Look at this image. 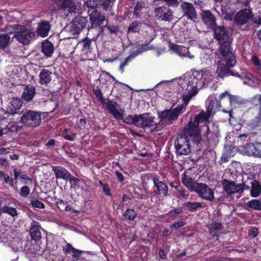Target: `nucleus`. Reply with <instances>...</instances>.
I'll use <instances>...</instances> for the list:
<instances>
[{
  "label": "nucleus",
  "instance_id": "nucleus-64",
  "mask_svg": "<svg viewBox=\"0 0 261 261\" xmlns=\"http://www.w3.org/2000/svg\"><path fill=\"white\" fill-rule=\"evenodd\" d=\"M86 3L89 7H96L98 4V0H87Z\"/></svg>",
  "mask_w": 261,
  "mask_h": 261
},
{
  "label": "nucleus",
  "instance_id": "nucleus-63",
  "mask_svg": "<svg viewBox=\"0 0 261 261\" xmlns=\"http://www.w3.org/2000/svg\"><path fill=\"white\" fill-rule=\"evenodd\" d=\"M251 60L255 66L261 67L260 61L257 56H253L251 57Z\"/></svg>",
  "mask_w": 261,
  "mask_h": 261
},
{
  "label": "nucleus",
  "instance_id": "nucleus-6",
  "mask_svg": "<svg viewBox=\"0 0 261 261\" xmlns=\"http://www.w3.org/2000/svg\"><path fill=\"white\" fill-rule=\"evenodd\" d=\"M14 37L20 43L28 45L35 39V33L25 26L20 25L18 32H15Z\"/></svg>",
  "mask_w": 261,
  "mask_h": 261
},
{
  "label": "nucleus",
  "instance_id": "nucleus-13",
  "mask_svg": "<svg viewBox=\"0 0 261 261\" xmlns=\"http://www.w3.org/2000/svg\"><path fill=\"white\" fill-rule=\"evenodd\" d=\"M155 16L158 19L166 21H171L173 20V12L168 7L161 6L154 9Z\"/></svg>",
  "mask_w": 261,
  "mask_h": 261
},
{
  "label": "nucleus",
  "instance_id": "nucleus-22",
  "mask_svg": "<svg viewBox=\"0 0 261 261\" xmlns=\"http://www.w3.org/2000/svg\"><path fill=\"white\" fill-rule=\"evenodd\" d=\"M82 19H79L74 21L70 27L69 32H70L72 36L69 38H74L76 35L79 34L81 31L85 28L86 23L81 22Z\"/></svg>",
  "mask_w": 261,
  "mask_h": 261
},
{
  "label": "nucleus",
  "instance_id": "nucleus-24",
  "mask_svg": "<svg viewBox=\"0 0 261 261\" xmlns=\"http://www.w3.org/2000/svg\"><path fill=\"white\" fill-rule=\"evenodd\" d=\"M50 29V24L48 21H41L38 25L37 34L41 37H46L48 35Z\"/></svg>",
  "mask_w": 261,
  "mask_h": 261
},
{
  "label": "nucleus",
  "instance_id": "nucleus-59",
  "mask_svg": "<svg viewBox=\"0 0 261 261\" xmlns=\"http://www.w3.org/2000/svg\"><path fill=\"white\" fill-rule=\"evenodd\" d=\"M178 192L179 194V197H181L185 200L188 199L189 197V193L184 188H181L179 189Z\"/></svg>",
  "mask_w": 261,
  "mask_h": 261
},
{
  "label": "nucleus",
  "instance_id": "nucleus-5",
  "mask_svg": "<svg viewBox=\"0 0 261 261\" xmlns=\"http://www.w3.org/2000/svg\"><path fill=\"white\" fill-rule=\"evenodd\" d=\"M20 122L27 127H36L41 123V115L38 112L27 110L22 114Z\"/></svg>",
  "mask_w": 261,
  "mask_h": 261
},
{
  "label": "nucleus",
  "instance_id": "nucleus-40",
  "mask_svg": "<svg viewBox=\"0 0 261 261\" xmlns=\"http://www.w3.org/2000/svg\"><path fill=\"white\" fill-rule=\"evenodd\" d=\"M257 143L255 144H249L244 147V151L246 154L249 155H253L255 157L256 153Z\"/></svg>",
  "mask_w": 261,
  "mask_h": 261
},
{
  "label": "nucleus",
  "instance_id": "nucleus-55",
  "mask_svg": "<svg viewBox=\"0 0 261 261\" xmlns=\"http://www.w3.org/2000/svg\"><path fill=\"white\" fill-rule=\"evenodd\" d=\"M31 204L33 207L38 208H44L45 205L41 201L33 198L31 200Z\"/></svg>",
  "mask_w": 261,
  "mask_h": 261
},
{
  "label": "nucleus",
  "instance_id": "nucleus-34",
  "mask_svg": "<svg viewBox=\"0 0 261 261\" xmlns=\"http://www.w3.org/2000/svg\"><path fill=\"white\" fill-rule=\"evenodd\" d=\"M252 180H255V179H254V176L252 175L245 174L242 175V183H241V185L242 186L244 190L245 189L248 190L250 189L249 185H251Z\"/></svg>",
  "mask_w": 261,
  "mask_h": 261
},
{
  "label": "nucleus",
  "instance_id": "nucleus-47",
  "mask_svg": "<svg viewBox=\"0 0 261 261\" xmlns=\"http://www.w3.org/2000/svg\"><path fill=\"white\" fill-rule=\"evenodd\" d=\"M247 205L254 210H261V200L253 199L248 202Z\"/></svg>",
  "mask_w": 261,
  "mask_h": 261
},
{
  "label": "nucleus",
  "instance_id": "nucleus-42",
  "mask_svg": "<svg viewBox=\"0 0 261 261\" xmlns=\"http://www.w3.org/2000/svg\"><path fill=\"white\" fill-rule=\"evenodd\" d=\"M104 105H106L107 110L110 113L114 110L115 108L120 107L119 104H118L116 101L109 99L105 100Z\"/></svg>",
  "mask_w": 261,
  "mask_h": 261
},
{
  "label": "nucleus",
  "instance_id": "nucleus-29",
  "mask_svg": "<svg viewBox=\"0 0 261 261\" xmlns=\"http://www.w3.org/2000/svg\"><path fill=\"white\" fill-rule=\"evenodd\" d=\"M52 72L48 69H42L39 73V83L42 85L47 84L50 82Z\"/></svg>",
  "mask_w": 261,
  "mask_h": 261
},
{
  "label": "nucleus",
  "instance_id": "nucleus-12",
  "mask_svg": "<svg viewBox=\"0 0 261 261\" xmlns=\"http://www.w3.org/2000/svg\"><path fill=\"white\" fill-rule=\"evenodd\" d=\"M180 10L183 14V16L188 19L195 20L198 17L196 9L191 3L186 2L181 3L180 4Z\"/></svg>",
  "mask_w": 261,
  "mask_h": 261
},
{
  "label": "nucleus",
  "instance_id": "nucleus-9",
  "mask_svg": "<svg viewBox=\"0 0 261 261\" xmlns=\"http://www.w3.org/2000/svg\"><path fill=\"white\" fill-rule=\"evenodd\" d=\"M231 41L218 43L220 45L218 48L220 55L218 56L217 59L229 60L231 63H232L233 61H236V57L230 46Z\"/></svg>",
  "mask_w": 261,
  "mask_h": 261
},
{
  "label": "nucleus",
  "instance_id": "nucleus-20",
  "mask_svg": "<svg viewBox=\"0 0 261 261\" xmlns=\"http://www.w3.org/2000/svg\"><path fill=\"white\" fill-rule=\"evenodd\" d=\"M22 102L19 98H13L6 108V112L11 115L16 114L17 111L22 107Z\"/></svg>",
  "mask_w": 261,
  "mask_h": 261
},
{
  "label": "nucleus",
  "instance_id": "nucleus-16",
  "mask_svg": "<svg viewBox=\"0 0 261 261\" xmlns=\"http://www.w3.org/2000/svg\"><path fill=\"white\" fill-rule=\"evenodd\" d=\"M251 17V11L249 10H242L234 16V22L238 25H243L247 22Z\"/></svg>",
  "mask_w": 261,
  "mask_h": 261
},
{
  "label": "nucleus",
  "instance_id": "nucleus-44",
  "mask_svg": "<svg viewBox=\"0 0 261 261\" xmlns=\"http://www.w3.org/2000/svg\"><path fill=\"white\" fill-rule=\"evenodd\" d=\"M0 211L8 214L12 217H15L17 215L16 210L11 206H5L2 209H1Z\"/></svg>",
  "mask_w": 261,
  "mask_h": 261
},
{
  "label": "nucleus",
  "instance_id": "nucleus-8",
  "mask_svg": "<svg viewBox=\"0 0 261 261\" xmlns=\"http://www.w3.org/2000/svg\"><path fill=\"white\" fill-rule=\"evenodd\" d=\"M202 199L208 201H214L215 196L213 190L205 184L198 183L194 186L193 191Z\"/></svg>",
  "mask_w": 261,
  "mask_h": 261
},
{
  "label": "nucleus",
  "instance_id": "nucleus-25",
  "mask_svg": "<svg viewBox=\"0 0 261 261\" xmlns=\"http://www.w3.org/2000/svg\"><path fill=\"white\" fill-rule=\"evenodd\" d=\"M57 2L63 10H67L69 13L74 12L75 4L74 0H57Z\"/></svg>",
  "mask_w": 261,
  "mask_h": 261
},
{
  "label": "nucleus",
  "instance_id": "nucleus-21",
  "mask_svg": "<svg viewBox=\"0 0 261 261\" xmlns=\"http://www.w3.org/2000/svg\"><path fill=\"white\" fill-rule=\"evenodd\" d=\"M227 96L228 97V100L229 101L230 107L227 110H225L224 109H222V111L224 113H228L229 115L230 118H232V112L233 110V107H236V105L238 102V97L234 95H231L228 94V93L226 91L222 93L220 96V99H223L225 96Z\"/></svg>",
  "mask_w": 261,
  "mask_h": 261
},
{
  "label": "nucleus",
  "instance_id": "nucleus-7",
  "mask_svg": "<svg viewBox=\"0 0 261 261\" xmlns=\"http://www.w3.org/2000/svg\"><path fill=\"white\" fill-rule=\"evenodd\" d=\"M154 118L149 116L148 113H144L138 115V121H137V126L140 127L149 133L153 131H157L158 123L153 122Z\"/></svg>",
  "mask_w": 261,
  "mask_h": 261
},
{
  "label": "nucleus",
  "instance_id": "nucleus-26",
  "mask_svg": "<svg viewBox=\"0 0 261 261\" xmlns=\"http://www.w3.org/2000/svg\"><path fill=\"white\" fill-rule=\"evenodd\" d=\"M198 92V89L196 86H193L187 89V91L185 92L182 95V100L184 102V107H185L189 103V101L195 96Z\"/></svg>",
  "mask_w": 261,
  "mask_h": 261
},
{
  "label": "nucleus",
  "instance_id": "nucleus-33",
  "mask_svg": "<svg viewBox=\"0 0 261 261\" xmlns=\"http://www.w3.org/2000/svg\"><path fill=\"white\" fill-rule=\"evenodd\" d=\"M251 188L250 195L253 197H256L261 193V185L256 180H252L251 181Z\"/></svg>",
  "mask_w": 261,
  "mask_h": 261
},
{
  "label": "nucleus",
  "instance_id": "nucleus-49",
  "mask_svg": "<svg viewBox=\"0 0 261 261\" xmlns=\"http://www.w3.org/2000/svg\"><path fill=\"white\" fill-rule=\"evenodd\" d=\"M138 115H129L125 117L124 122L129 124H134L137 126Z\"/></svg>",
  "mask_w": 261,
  "mask_h": 261
},
{
  "label": "nucleus",
  "instance_id": "nucleus-53",
  "mask_svg": "<svg viewBox=\"0 0 261 261\" xmlns=\"http://www.w3.org/2000/svg\"><path fill=\"white\" fill-rule=\"evenodd\" d=\"M251 102L255 106L261 107V95L256 94L251 99Z\"/></svg>",
  "mask_w": 261,
  "mask_h": 261
},
{
  "label": "nucleus",
  "instance_id": "nucleus-35",
  "mask_svg": "<svg viewBox=\"0 0 261 261\" xmlns=\"http://www.w3.org/2000/svg\"><path fill=\"white\" fill-rule=\"evenodd\" d=\"M11 38L8 34L0 35V49L4 50L11 43Z\"/></svg>",
  "mask_w": 261,
  "mask_h": 261
},
{
  "label": "nucleus",
  "instance_id": "nucleus-37",
  "mask_svg": "<svg viewBox=\"0 0 261 261\" xmlns=\"http://www.w3.org/2000/svg\"><path fill=\"white\" fill-rule=\"evenodd\" d=\"M221 15L225 20H231L232 19L233 14L227 6H222L221 7Z\"/></svg>",
  "mask_w": 261,
  "mask_h": 261
},
{
  "label": "nucleus",
  "instance_id": "nucleus-19",
  "mask_svg": "<svg viewBox=\"0 0 261 261\" xmlns=\"http://www.w3.org/2000/svg\"><path fill=\"white\" fill-rule=\"evenodd\" d=\"M90 22L92 26H101L105 20L106 16L101 12L94 10L89 15Z\"/></svg>",
  "mask_w": 261,
  "mask_h": 261
},
{
  "label": "nucleus",
  "instance_id": "nucleus-43",
  "mask_svg": "<svg viewBox=\"0 0 261 261\" xmlns=\"http://www.w3.org/2000/svg\"><path fill=\"white\" fill-rule=\"evenodd\" d=\"M141 30V23L138 21H133L131 23L128 28L127 33L133 32L137 33L139 32Z\"/></svg>",
  "mask_w": 261,
  "mask_h": 261
},
{
  "label": "nucleus",
  "instance_id": "nucleus-3",
  "mask_svg": "<svg viewBox=\"0 0 261 261\" xmlns=\"http://www.w3.org/2000/svg\"><path fill=\"white\" fill-rule=\"evenodd\" d=\"M211 116L207 113L202 111L199 114L195 115L186 125V132L189 134L192 131L195 134V140L197 142H200L201 136L198 129L199 124L203 122H207Z\"/></svg>",
  "mask_w": 261,
  "mask_h": 261
},
{
  "label": "nucleus",
  "instance_id": "nucleus-51",
  "mask_svg": "<svg viewBox=\"0 0 261 261\" xmlns=\"http://www.w3.org/2000/svg\"><path fill=\"white\" fill-rule=\"evenodd\" d=\"M94 94L95 95L96 97L98 99L99 101L101 102V103L104 105V103H105V99L103 97V94L102 93L101 90L97 88L93 90Z\"/></svg>",
  "mask_w": 261,
  "mask_h": 261
},
{
  "label": "nucleus",
  "instance_id": "nucleus-1",
  "mask_svg": "<svg viewBox=\"0 0 261 261\" xmlns=\"http://www.w3.org/2000/svg\"><path fill=\"white\" fill-rule=\"evenodd\" d=\"M186 127H185L184 133L177 135L175 141L174 146L176 152L179 155H188L191 152V145L190 143V139L192 140L196 144L200 142H197L195 140V134L192 131H189V134L186 132Z\"/></svg>",
  "mask_w": 261,
  "mask_h": 261
},
{
  "label": "nucleus",
  "instance_id": "nucleus-30",
  "mask_svg": "<svg viewBox=\"0 0 261 261\" xmlns=\"http://www.w3.org/2000/svg\"><path fill=\"white\" fill-rule=\"evenodd\" d=\"M54 51V46L51 42L46 40L42 43L41 51L46 57H51Z\"/></svg>",
  "mask_w": 261,
  "mask_h": 261
},
{
  "label": "nucleus",
  "instance_id": "nucleus-31",
  "mask_svg": "<svg viewBox=\"0 0 261 261\" xmlns=\"http://www.w3.org/2000/svg\"><path fill=\"white\" fill-rule=\"evenodd\" d=\"M91 40L87 38L80 41L77 44L84 55H87L91 51Z\"/></svg>",
  "mask_w": 261,
  "mask_h": 261
},
{
  "label": "nucleus",
  "instance_id": "nucleus-18",
  "mask_svg": "<svg viewBox=\"0 0 261 261\" xmlns=\"http://www.w3.org/2000/svg\"><path fill=\"white\" fill-rule=\"evenodd\" d=\"M9 235L6 237L1 236L0 240L3 242H10L11 243L15 242H19L21 240V234L18 232L19 229H8Z\"/></svg>",
  "mask_w": 261,
  "mask_h": 261
},
{
  "label": "nucleus",
  "instance_id": "nucleus-2",
  "mask_svg": "<svg viewBox=\"0 0 261 261\" xmlns=\"http://www.w3.org/2000/svg\"><path fill=\"white\" fill-rule=\"evenodd\" d=\"M184 105H177L174 109H166L158 113L160 121L158 123L157 131H160L165 126L171 125L177 120L182 112Z\"/></svg>",
  "mask_w": 261,
  "mask_h": 261
},
{
  "label": "nucleus",
  "instance_id": "nucleus-4",
  "mask_svg": "<svg viewBox=\"0 0 261 261\" xmlns=\"http://www.w3.org/2000/svg\"><path fill=\"white\" fill-rule=\"evenodd\" d=\"M218 60L216 62V70L215 73L217 75V78H220L223 79L225 77L229 75L235 76L236 73L230 69L234 66L236 64V61H233L231 63L229 60L217 59Z\"/></svg>",
  "mask_w": 261,
  "mask_h": 261
},
{
  "label": "nucleus",
  "instance_id": "nucleus-56",
  "mask_svg": "<svg viewBox=\"0 0 261 261\" xmlns=\"http://www.w3.org/2000/svg\"><path fill=\"white\" fill-rule=\"evenodd\" d=\"M7 128L8 131L11 133H16L20 129L17 124L14 123H9V124L7 126Z\"/></svg>",
  "mask_w": 261,
  "mask_h": 261
},
{
  "label": "nucleus",
  "instance_id": "nucleus-17",
  "mask_svg": "<svg viewBox=\"0 0 261 261\" xmlns=\"http://www.w3.org/2000/svg\"><path fill=\"white\" fill-rule=\"evenodd\" d=\"M201 16L203 22L208 28L213 29L217 25L216 17L210 11H202L201 13Z\"/></svg>",
  "mask_w": 261,
  "mask_h": 261
},
{
  "label": "nucleus",
  "instance_id": "nucleus-62",
  "mask_svg": "<svg viewBox=\"0 0 261 261\" xmlns=\"http://www.w3.org/2000/svg\"><path fill=\"white\" fill-rule=\"evenodd\" d=\"M56 204L58 208L61 211L66 210L67 211V205L66 203L62 200H59L58 201L56 202Z\"/></svg>",
  "mask_w": 261,
  "mask_h": 261
},
{
  "label": "nucleus",
  "instance_id": "nucleus-60",
  "mask_svg": "<svg viewBox=\"0 0 261 261\" xmlns=\"http://www.w3.org/2000/svg\"><path fill=\"white\" fill-rule=\"evenodd\" d=\"M162 1L165 2L169 7H177L179 4L178 0H162Z\"/></svg>",
  "mask_w": 261,
  "mask_h": 261
},
{
  "label": "nucleus",
  "instance_id": "nucleus-39",
  "mask_svg": "<svg viewBox=\"0 0 261 261\" xmlns=\"http://www.w3.org/2000/svg\"><path fill=\"white\" fill-rule=\"evenodd\" d=\"M20 24H7L2 29V31L5 32V34H11L15 33V31L18 32Z\"/></svg>",
  "mask_w": 261,
  "mask_h": 261
},
{
  "label": "nucleus",
  "instance_id": "nucleus-10",
  "mask_svg": "<svg viewBox=\"0 0 261 261\" xmlns=\"http://www.w3.org/2000/svg\"><path fill=\"white\" fill-rule=\"evenodd\" d=\"M214 38L218 43L232 40L230 31L223 25H216L213 29Z\"/></svg>",
  "mask_w": 261,
  "mask_h": 261
},
{
  "label": "nucleus",
  "instance_id": "nucleus-41",
  "mask_svg": "<svg viewBox=\"0 0 261 261\" xmlns=\"http://www.w3.org/2000/svg\"><path fill=\"white\" fill-rule=\"evenodd\" d=\"M145 7V3L142 1L138 2L133 11V15L136 17H140V12L143 8Z\"/></svg>",
  "mask_w": 261,
  "mask_h": 261
},
{
  "label": "nucleus",
  "instance_id": "nucleus-52",
  "mask_svg": "<svg viewBox=\"0 0 261 261\" xmlns=\"http://www.w3.org/2000/svg\"><path fill=\"white\" fill-rule=\"evenodd\" d=\"M118 108H115L110 113H111L115 119L117 120L122 119L123 118V111L122 110L119 111Z\"/></svg>",
  "mask_w": 261,
  "mask_h": 261
},
{
  "label": "nucleus",
  "instance_id": "nucleus-50",
  "mask_svg": "<svg viewBox=\"0 0 261 261\" xmlns=\"http://www.w3.org/2000/svg\"><path fill=\"white\" fill-rule=\"evenodd\" d=\"M137 214L133 209H127L124 215L125 218L129 220H134Z\"/></svg>",
  "mask_w": 261,
  "mask_h": 261
},
{
  "label": "nucleus",
  "instance_id": "nucleus-38",
  "mask_svg": "<svg viewBox=\"0 0 261 261\" xmlns=\"http://www.w3.org/2000/svg\"><path fill=\"white\" fill-rule=\"evenodd\" d=\"M185 207L190 211L195 212L198 208H202V203L199 202H187L184 204Z\"/></svg>",
  "mask_w": 261,
  "mask_h": 261
},
{
  "label": "nucleus",
  "instance_id": "nucleus-11",
  "mask_svg": "<svg viewBox=\"0 0 261 261\" xmlns=\"http://www.w3.org/2000/svg\"><path fill=\"white\" fill-rule=\"evenodd\" d=\"M221 183L224 190L228 194L231 195L235 193L241 194L244 191L241 184H237L234 181L224 179L222 181Z\"/></svg>",
  "mask_w": 261,
  "mask_h": 261
},
{
  "label": "nucleus",
  "instance_id": "nucleus-48",
  "mask_svg": "<svg viewBox=\"0 0 261 261\" xmlns=\"http://www.w3.org/2000/svg\"><path fill=\"white\" fill-rule=\"evenodd\" d=\"M68 179H69L70 183L71 188L76 189L77 187H80L82 182L79 179L72 176L71 174Z\"/></svg>",
  "mask_w": 261,
  "mask_h": 261
},
{
  "label": "nucleus",
  "instance_id": "nucleus-14",
  "mask_svg": "<svg viewBox=\"0 0 261 261\" xmlns=\"http://www.w3.org/2000/svg\"><path fill=\"white\" fill-rule=\"evenodd\" d=\"M154 187L156 188L154 191L158 195L161 197H166L168 193V187L166 184L160 181L159 177L155 175L152 177Z\"/></svg>",
  "mask_w": 261,
  "mask_h": 261
},
{
  "label": "nucleus",
  "instance_id": "nucleus-23",
  "mask_svg": "<svg viewBox=\"0 0 261 261\" xmlns=\"http://www.w3.org/2000/svg\"><path fill=\"white\" fill-rule=\"evenodd\" d=\"M53 170L57 178L67 180L71 175L67 170L61 166H53Z\"/></svg>",
  "mask_w": 261,
  "mask_h": 261
},
{
  "label": "nucleus",
  "instance_id": "nucleus-58",
  "mask_svg": "<svg viewBox=\"0 0 261 261\" xmlns=\"http://www.w3.org/2000/svg\"><path fill=\"white\" fill-rule=\"evenodd\" d=\"M30 193V188L27 186H23L20 189V195L21 197H27Z\"/></svg>",
  "mask_w": 261,
  "mask_h": 261
},
{
  "label": "nucleus",
  "instance_id": "nucleus-45",
  "mask_svg": "<svg viewBox=\"0 0 261 261\" xmlns=\"http://www.w3.org/2000/svg\"><path fill=\"white\" fill-rule=\"evenodd\" d=\"M174 50L180 56L185 57L188 53V48L183 46L176 45L174 47Z\"/></svg>",
  "mask_w": 261,
  "mask_h": 261
},
{
  "label": "nucleus",
  "instance_id": "nucleus-15",
  "mask_svg": "<svg viewBox=\"0 0 261 261\" xmlns=\"http://www.w3.org/2000/svg\"><path fill=\"white\" fill-rule=\"evenodd\" d=\"M236 77L241 79L244 84L250 86H255L259 83V80L258 77L253 76L251 73L248 72H243L241 74L236 73Z\"/></svg>",
  "mask_w": 261,
  "mask_h": 261
},
{
  "label": "nucleus",
  "instance_id": "nucleus-54",
  "mask_svg": "<svg viewBox=\"0 0 261 261\" xmlns=\"http://www.w3.org/2000/svg\"><path fill=\"white\" fill-rule=\"evenodd\" d=\"M99 184L101 186L103 192L106 195L111 196V190L109 186L107 184L103 183L101 180H99Z\"/></svg>",
  "mask_w": 261,
  "mask_h": 261
},
{
  "label": "nucleus",
  "instance_id": "nucleus-36",
  "mask_svg": "<svg viewBox=\"0 0 261 261\" xmlns=\"http://www.w3.org/2000/svg\"><path fill=\"white\" fill-rule=\"evenodd\" d=\"M182 182L191 192L193 191L194 185L198 183L193 182L192 178L186 174L182 178Z\"/></svg>",
  "mask_w": 261,
  "mask_h": 261
},
{
  "label": "nucleus",
  "instance_id": "nucleus-28",
  "mask_svg": "<svg viewBox=\"0 0 261 261\" xmlns=\"http://www.w3.org/2000/svg\"><path fill=\"white\" fill-rule=\"evenodd\" d=\"M36 94L35 88L30 85H27L22 94V97L24 100L27 101H31Z\"/></svg>",
  "mask_w": 261,
  "mask_h": 261
},
{
  "label": "nucleus",
  "instance_id": "nucleus-61",
  "mask_svg": "<svg viewBox=\"0 0 261 261\" xmlns=\"http://www.w3.org/2000/svg\"><path fill=\"white\" fill-rule=\"evenodd\" d=\"M101 6L104 10L108 11L112 6V2L111 0H104L101 3Z\"/></svg>",
  "mask_w": 261,
  "mask_h": 261
},
{
  "label": "nucleus",
  "instance_id": "nucleus-32",
  "mask_svg": "<svg viewBox=\"0 0 261 261\" xmlns=\"http://www.w3.org/2000/svg\"><path fill=\"white\" fill-rule=\"evenodd\" d=\"M220 107V101L215 98L213 100H211L206 112L211 115L216 111H219Z\"/></svg>",
  "mask_w": 261,
  "mask_h": 261
},
{
  "label": "nucleus",
  "instance_id": "nucleus-27",
  "mask_svg": "<svg viewBox=\"0 0 261 261\" xmlns=\"http://www.w3.org/2000/svg\"><path fill=\"white\" fill-rule=\"evenodd\" d=\"M143 249H133L129 253L131 261H143V258L146 257L147 253L142 251Z\"/></svg>",
  "mask_w": 261,
  "mask_h": 261
},
{
  "label": "nucleus",
  "instance_id": "nucleus-46",
  "mask_svg": "<svg viewBox=\"0 0 261 261\" xmlns=\"http://www.w3.org/2000/svg\"><path fill=\"white\" fill-rule=\"evenodd\" d=\"M29 232L32 240L37 242L41 239V234L39 229H29Z\"/></svg>",
  "mask_w": 261,
  "mask_h": 261
},
{
  "label": "nucleus",
  "instance_id": "nucleus-57",
  "mask_svg": "<svg viewBox=\"0 0 261 261\" xmlns=\"http://www.w3.org/2000/svg\"><path fill=\"white\" fill-rule=\"evenodd\" d=\"M258 112L257 115L252 120V124L255 126L261 122V107L258 108Z\"/></svg>",
  "mask_w": 261,
  "mask_h": 261
}]
</instances>
